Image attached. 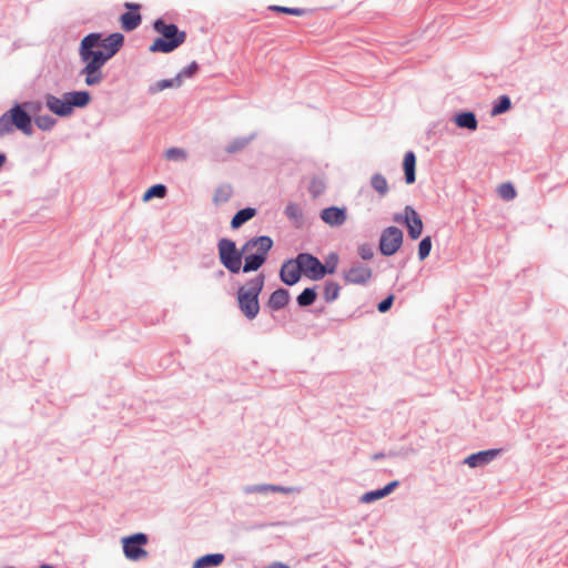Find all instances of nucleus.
I'll use <instances>...</instances> for the list:
<instances>
[{
    "label": "nucleus",
    "instance_id": "1",
    "mask_svg": "<svg viewBox=\"0 0 568 568\" xmlns=\"http://www.w3.org/2000/svg\"><path fill=\"white\" fill-rule=\"evenodd\" d=\"M123 34L115 32L105 38L100 33L85 36L79 47V58L83 64L79 75L89 87L99 85L104 79L103 67L122 48Z\"/></svg>",
    "mask_w": 568,
    "mask_h": 568
},
{
    "label": "nucleus",
    "instance_id": "2",
    "mask_svg": "<svg viewBox=\"0 0 568 568\" xmlns=\"http://www.w3.org/2000/svg\"><path fill=\"white\" fill-rule=\"evenodd\" d=\"M153 29L160 37L155 38L150 45V52L170 53L182 45L186 40V32L180 30L174 23H166L158 19L153 23Z\"/></svg>",
    "mask_w": 568,
    "mask_h": 568
},
{
    "label": "nucleus",
    "instance_id": "3",
    "mask_svg": "<svg viewBox=\"0 0 568 568\" xmlns=\"http://www.w3.org/2000/svg\"><path fill=\"white\" fill-rule=\"evenodd\" d=\"M264 282L265 276L260 274L241 286L237 291L239 307L247 320H254L258 315V295L264 287Z\"/></svg>",
    "mask_w": 568,
    "mask_h": 568
},
{
    "label": "nucleus",
    "instance_id": "4",
    "mask_svg": "<svg viewBox=\"0 0 568 568\" xmlns=\"http://www.w3.org/2000/svg\"><path fill=\"white\" fill-rule=\"evenodd\" d=\"M272 246L273 241L268 236H257L247 241L242 246V254L245 260L243 272L257 271L265 263Z\"/></svg>",
    "mask_w": 568,
    "mask_h": 568
},
{
    "label": "nucleus",
    "instance_id": "5",
    "mask_svg": "<svg viewBox=\"0 0 568 568\" xmlns=\"http://www.w3.org/2000/svg\"><path fill=\"white\" fill-rule=\"evenodd\" d=\"M14 129L26 135L33 133L31 116L20 104H14L0 116V136L12 133Z\"/></svg>",
    "mask_w": 568,
    "mask_h": 568
},
{
    "label": "nucleus",
    "instance_id": "6",
    "mask_svg": "<svg viewBox=\"0 0 568 568\" xmlns=\"http://www.w3.org/2000/svg\"><path fill=\"white\" fill-rule=\"evenodd\" d=\"M298 263L304 273L308 278L318 281L326 274H333L337 267V256H334L332 267L324 266L320 260L311 254L301 253L297 255Z\"/></svg>",
    "mask_w": 568,
    "mask_h": 568
},
{
    "label": "nucleus",
    "instance_id": "7",
    "mask_svg": "<svg viewBox=\"0 0 568 568\" xmlns=\"http://www.w3.org/2000/svg\"><path fill=\"white\" fill-rule=\"evenodd\" d=\"M219 256L221 263L232 273H239L242 264V250H236L235 243L229 239L219 242Z\"/></svg>",
    "mask_w": 568,
    "mask_h": 568
},
{
    "label": "nucleus",
    "instance_id": "8",
    "mask_svg": "<svg viewBox=\"0 0 568 568\" xmlns=\"http://www.w3.org/2000/svg\"><path fill=\"white\" fill-rule=\"evenodd\" d=\"M148 542V536L142 532L134 534L122 538L123 552L130 560H140L148 556V551L143 548Z\"/></svg>",
    "mask_w": 568,
    "mask_h": 568
},
{
    "label": "nucleus",
    "instance_id": "9",
    "mask_svg": "<svg viewBox=\"0 0 568 568\" xmlns=\"http://www.w3.org/2000/svg\"><path fill=\"white\" fill-rule=\"evenodd\" d=\"M403 243V232L396 226L386 227L379 239V250L385 256L395 254Z\"/></svg>",
    "mask_w": 568,
    "mask_h": 568
},
{
    "label": "nucleus",
    "instance_id": "10",
    "mask_svg": "<svg viewBox=\"0 0 568 568\" xmlns=\"http://www.w3.org/2000/svg\"><path fill=\"white\" fill-rule=\"evenodd\" d=\"M393 220L397 223H404L407 226L408 235L413 240H417L422 235L423 221L414 207L405 206L404 213L394 215Z\"/></svg>",
    "mask_w": 568,
    "mask_h": 568
},
{
    "label": "nucleus",
    "instance_id": "11",
    "mask_svg": "<svg viewBox=\"0 0 568 568\" xmlns=\"http://www.w3.org/2000/svg\"><path fill=\"white\" fill-rule=\"evenodd\" d=\"M373 276V271L368 266L355 264L343 273L346 284L365 285Z\"/></svg>",
    "mask_w": 568,
    "mask_h": 568
},
{
    "label": "nucleus",
    "instance_id": "12",
    "mask_svg": "<svg viewBox=\"0 0 568 568\" xmlns=\"http://www.w3.org/2000/svg\"><path fill=\"white\" fill-rule=\"evenodd\" d=\"M124 7L129 11L123 13L119 20L122 30L130 32L135 30L142 22V17L139 13L141 6L139 3L125 2Z\"/></svg>",
    "mask_w": 568,
    "mask_h": 568
},
{
    "label": "nucleus",
    "instance_id": "13",
    "mask_svg": "<svg viewBox=\"0 0 568 568\" xmlns=\"http://www.w3.org/2000/svg\"><path fill=\"white\" fill-rule=\"evenodd\" d=\"M301 274H302V268H301L297 257L295 260H290V261L285 262L282 265L281 272H280L281 280L286 285H294L295 283H297L301 278Z\"/></svg>",
    "mask_w": 568,
    "mask_h": 568
},
{
    "label": "nucleus",
    "instance_id": "14",
    "mask_svg": "<svg viewBox=\"0 0 568 568\" xmlns=\"http://www.w3.org/2000/svg\"><path fill=\"white\" fill-rule=\"evenodd\" d=\"M346 210L343 207L331 206L321 212V219L331 226H339L346 221Z\"/></svg>",
    "mask_w": 568,
    "mask_h": 568
},
{
    "label": "nucleus",
    "instance_id": "15",
    "mask_svg": "<svg viewBox=\"0 0 568 568\" xmlns=\"http://www.w3.org/2000/svg\"><path fill=\"white\" fill-rule=\"evenodd\" d=\"M47 108L60 116H67L72 113L71 106H69V102L67 97L64 99L57 98L54 95H48L45 99Z\"/></svg>",
    "mask_w": 568,
    "mask_h": 568
},
{
    "label": "nucleus",
    "instance_id": "16",
    "mask_svg": "<svg viewBox=\"0 0 568 568\" xmlns=\"http://www.w3.org/2000/svg\"><path fill=\"white\" fill-rule=\"evenodd\" d=\"M500 453V449H488L483 450L476 454H471L468 456L465 460V463L469 467H478L488 464L491 462L498 454Z\"/></svg>",
    "mask_w": 568,
    "mask_h": 568
},
{
    "label": "nucleus",
    "instance_id": "17",
    "mask_svg": "<svg viewBox=\"0 0 568 568\" xmlns=\"http://www.w3.org/2000/svg\"><path fill=\"white\" fill-rule=\"evenodd\" d=\"M415 168H416V156L413 151H408L404 155L403 160V169L405 173V181L407 184H412L415 182Z\"/></svg>",
    "mask_w": 568,
    "mask_h": 568
},
{
    "label": "nucleus",
    "instance_id": "18",
    "mask_svg": "<svg viewBox=\"0 0 568 568\" xmlns=\"http://www.w3.org/2000/svg\"><path fill=\"white\" fill-rule=\"evenodd\" d=\"M288 292L284 288H278L271 294L267 306L273 311H278L283 308L288 303Z\"/></svg>",
    "mask_w": 568,
    "mask_h": 568
},
{
    "label": "nucleus",
    "instance_id": "19",
    "mask_svg": "<svg viewBox=\"0 0 568 568\" xmlns=\"http://www.w3.org/2000/svg\"><path fill=\"white\" fill-rule=\"evenodd\" d=\"M69 106H71V111L73 108H83L87 106L91 100L90 93L87 91H73L65 94Z\"/></svg>",
    "mask_w": 568,
    "mask_h": 568
},
{
    "label": "nucleus",
    "instance_id": "20",
    "mask_svg": "<svg viewBox=\"0 0 568 568\" xmlns=\"http://www.w3.org/2000/svg\"><path fill=\"white\" fill-rule=\"evenodd\" d=\"M224 561L223 554H210L195 560L192 568L217 567Z\"/></svg>",
    "mask_w": 568,
    "mask_h": 568
},
{
    "label": "nucleus",
    "instance_id": "21",
    "mask_svg": "<svg viewBox=\"0 0 568 568\" xmlns=\"http://www.w3.org/2000/svg\"><path fill=\"white\" fill-rule=\"evenodd\" d=\"M455 123L459 128H465L468 130L477 129V120L473 112H462L455 116Z\"/></svg>",
    "mask_w": 568,
    "mask_h": 568
},
{
    "label": "nucleus",
    "instance_id": "22",
    "mask_svg": "<svg viewBox=\"0 0 568 568\" xmlns=\"http://www.w3.org/2000/svg\"><path fill=\"white\" fill-rule=\"evenodd\" d=\"M292 490H293L292 488H285V487L276 486V485H254V486H250V487L245 488V491L248 494H253V493L264 494V493H268V491L287 494V493H291Z\"/></svg>",
    "mask_w": 568,
    "mask_h": 568
},
{
    "label": "nucleus",
    "instance_id": "23",
    "mask_svg": "<svg viewBox=\"0 0 568 568\" xmlns=\"http://www.w3.org/2000/svg\"><path fill=\"white\" fill-rule=\"evenodd\" d=\"M372 187L379 194V196H385L388 191V182L386 178L381 173H375L371 178Z\"/></svg>",
    "mask_w": 568,
    "mask_h": 568
},
{
    "label": "nucleus",
    "instance_id": "24",
    "mask_svg": "<svg viewBox=\"0 0 568 568\" xmlns=\"http://www.w3.org/2000/svg\"><path fill=\"white\" fill-rule=\"evenodd\" d=\"M255 210L252 207H246L243 210H240L232 219L231 226L233 229L240 227L242 224H244L246 221L252 219L255 215Z\"/></svg>",
    "mask_w": 568,
    "mask_h": 568
},
{
    "label": "nucleus",
    "instance_id": "25",
    "mask_svg": "<svg viewBox=\"0 0 568 568\" xmlns=\"http://www.w3.org/2000/svg\"><path fill=\"white\" fill-rule=\"evenodd\" d=\"M233 194L232 187L227 184L219 186L213 195V201L216 205L227 202Z\"/></svg>",
    "mask_w": 568,
    "mask_h": 568
},
{
    "label": "nucleus",
    "instance_id": "26",
    "mask_svg": "<svg viewBox=\"0 0 568 568\" xmlns=\"http://www.w3.org/2000/svg\"><path fill=\"white\" fill-rule=\"evenodd\" d=\"M164 156L169 161L181 162L187 159V152L180 148H170L164 152Z\"/></svg>",
    "mask_w": 568,
    "mask_h": 568
},
{
    "label": "nucleus",
    "instance_id": "27",
    "mask_svg": "<svg viewBox=\"0 0 568 568\" xmlns=\"http://www.w3.org/2000/svg\"><path fill=\"white\" fill-rule=\"evenodd\" d=\"M166 194V187L163 184H155L151 186L144 194L143 201H150L153 197L162 199Z\"/></svg>",
    "mask_w": 568,
    "mask_h": 568
},
{
    "label": "nucleus",
    "instance_id": "28",
    "mask_svg": "<svg viewBox=\"0 0 568 568\" xmlns=\"http://www.w3.org/2000/svg\"><path fill=\"white\" fill-rule=\"evenodd\" d=\"M316 292L314 288H305L298 296L297 303L300 306H310L316 300Z\"/></svg>",
    "mask_w": 568,
    "mask_h": 568
},
{
    "label": "nucleus",
    "instance_id": "29",
    "mask_svg": "<svg viewBox=\"0 0 568 568\" xmlns=\"http://www.w3.org/2000/svg\"><path fill=\"white\" fill-rule=\"evenodd\" d=\"M199 70V65L195 61L190 63L186 68L181 70V72L175 77V85L179 87L182 83L184 78L193 77Z\"/></svg>",
    "mask_w": 568,
    "mask_h": 568
},
{
    "label": "nucleus",
    "instance_id": "30",
    "mask_svg": "<svg viewBox=\"0 0 568 568\" xmlns=\"http://www.w3.org/2000/svg\"><path fill=\"white\" fill-rule=\"evenodd\" d=\"M499 196L506 201H510L516 197L517 192L513 184L510 183H503L498 186L497 190Z\"/></svg>",
    "mask_w": 568,
    "mask_h": 568
},
{
    "label": "nucleus",
    "instance_id": "31",
    "mask_svg": "<svg viewBox=\"0 0 568 568\" xmlns=\"http://www.w3.org/2000/svg\"><path fill=\"white\" fill-rule=\"evenodd\" d=\"M339 294V285L335 282H327L324 290V298L326 302H333Z\"/></svg>",
    "mask_w": 568,
    "mask_h": 568
},
{
    "label": "nucleus",
    "instance_id": "32",
    "mask_svg": "<svg viewBox=\"0 0 568 568\" xmlns=\"http://www.w3.org/2000/svg\"><path fill=\"white\" fill-rule=\"evenodd\" d=\"M510 100L507 95L500 97L498 103H496L491 110L493 115L501 114L510 109Z\"/></svg>",
    "mask_w": 568,
    "mask_h": 568
},
{
    "label": "nucleus",
    "instance_id": "33",
    "mask_svg": "<svg viewBox=\"0 0 568 568\" xmlns=\"http://www.w3.org/2000/svg\"><path fill=\"white\" fill-rule=\"evenodd\" d=\"M432 250V240L429 236L424 237L418 245V257L419 260H425Z\"/></svg>",
    "mask_w": 568,
    "mask_h": 568
},
{
    "label": "nucleus",
    "instance_id": "34",
    "mask_svg": "<svg viewBox=\"0 0 568 568\" xmlns=\"http://www.w3.org/2000/svg\"><path fill=\"white\" fill-rule=\"evenodd\" d=\"M34 122L41 130H50L55 124V120L50 115H39L34 119Z\"/></svg>",
    "mask_w": 568,
    "mask_h": 568
},
{
    "label": "nucleus",
    "instance_id": "35",
    "mask_svg": "<svg viewBox=\"0 0 568 568\" xmlns=\"http://www.w3.org/2000/svg\"><path fill=\"white\" fill-rule=\"evenodd\" d=\"M270 10L280 12V13H286L292 16H303L304 10L300 8H288V7H282V6H271Z\"/></svg>",
    "mask_w": 568,
    "mask_h": 568
},
{
    "label": "nucleus",
    "instance_id": "36",
    "mask_svg": "<svg viewBox=\"0 0 568 568\" xmlns=\"http://www.w3.org/2000/svg\"><path fill=\"white\" fill-rule=\"evenodd\" d=\"M357 251H358V255L363 260H372L373 256H374L373 247L369 244H362V245H359Z\"/></svg>",
    "mask_w": 568,
    "mask_h": 568
},
{
    "label": "nucleus",
    "instance_id": "37",
    "mask_svg": "<svg viewBox=\"0 0 568 568\" xmlns=\"http://www.w3.org/2000/svg\"><path fill=\"white\" fill-rule=\"evenodd\" d=\"M285 213L291 220H296L301 216V209L297 204L291 203L286 206Z\"/></svg>",
    "mask_w": 568,
    "mask_h": 568
},
{
    "label": "nucleus",
    "instance_id": "38",
    "mask_svg": "<svg viewBox=\"0 0 568 568\" xmlns=\"http://www.w3.org/2000/svg\"><path fill=\"white\" fill-rule=\"evenodd\" d=\"M383 497H385L384 494H383V490L382 489H377V490H374V491L366 493L363 496L362 499L365 503H371V501H374V500L383 498Z\"/></svg>",
    "mask_w": 568,
    "mask_h": 568
},
{
    "label": "nucleus",
    "instance_id": "39",
    "mask_svg": "<svg viewBox=\"0 0 568 568\" xmlns=\"http://www.w3.org/2000/svg\"><path fill=\"white\" fill-rule=\"evenodd\" d=\"M393 302H394V296L393 295L387 296L384 301H382L378 304V311L381 313L387 312L392 307Z\"/></svg>",
    "mask_w": 568,
    "mask_h": 568
},
{
    "label": "nucleus",
    "instance_id": "40",
    "mask_svg": "<svg viewBox=\"0 0 568 568\" xmlns=\"http://www.w3.org/2000/svg\"><path fill=\"white\" fill-rule=\"evenodd\" d=\"M158 87L160 90H164L166 88L176 87L175 85V78L171 80H162L158 83Z\"/></svg>",
    "mask_w": 568,
    "mask_h": 568
},
{
    "label": "nucleus",
    "instance_id": "41",
    "mask_svg": "<svg viewBox=\"0 0 568 568\" xmlns=\"http://www.w3.org/2000/svg\"><path fill=\"white\" fill-rule=\"evenodd\" d=\"M397 485L398 481L395 480L386 485L384 488H382L384 496H387L389 493H392Z\"/></svg>",
    "mask_w": 568,
    "mask_h": 568
},
{
    "label": "nucleus",
    "instance_id": "42",
    "mask_svg": "<svg viewBox=\"0 0 568 568\" xmlns=\"http://www.w3.org/2000/svg\"><path fill=\"white\" fill-rule=\"evenodd\" d=\"M397 485L398 481L395 480L386 485L384 488H382L384 496H387L389 493H392Z\"/></svg>",
    "mask_w": 568,
    "mask_h": 568
},
{
    "label": "nucleus",
    "instance_id": "43",
    "mask_svg": "<svg viewBox=\"0 0 568 568\" xmlns=\"http://www.w3.org/2000/svg\"><path fill=\"white\" fill-rule=\"evenodd\" d=\"M264 568H290V566L283 564V562H280V561H275Z\"/></svg>",
    "mask_w": 568,
    "mask_h": 568
},
{
    "label": "nucleus",
    "instance_id": "44",
    "mask_svg": "<svg viewBox=\"0 0 568 568\" xmlns=\"http://www.w3.org/2000/svg\"><path fill=\"white\" fill-rule=\"evenodd\" d=\"M333 262H334V258L332 261H328L325 266L328 268L332 267Z\"/></svg>",
    "mask_w": 568,
    "mask_h": 568
},
{
    "label": "nucleus",
    "instance_id": "45",
    "mask_svg": "<svg viewBox=\"0 0 568 568\" xmlns=\"http://www.w3.org/2000/svg\"><path fill=\"white\" fill-rule=\"evenodd\" d=\"M217 275H219L220 277L224 276V271L220 270V271L217 272Z\"/></svg>",
    "mask_w": 568,
    "mask_h": 568
}]
</instances>
